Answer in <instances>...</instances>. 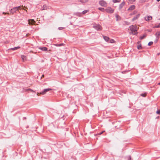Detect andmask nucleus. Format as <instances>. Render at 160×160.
Returning <instances> with one entry per match:
<instances>
[{
    "label": "nucleus",
    "instance_id": "obj_22",
    "mask_svg": "<svg viewBox=\"0 0 160 160\" xmlns=\"http://www.w3.org/2000/svg\"><path fill=\"white\" fill-rule=\"evenodd\" d=\"M121 0H113V2L114 3L119 2H120Z\"/></svg>",
    "mask_w": 160,
    "mask_h": 160
},
{
    "label": "nucleus",
    "instance_id": "obj_26",
    "mask_svg": "<svg viewBox=\"0 0 160 160\" xmlns=\"http://www.w3.org/2000/svg\"><path fill=\"white\" fill-rule=\"evenodd\" d=\"M153 43V42H150L148 43V46H151V45Z\"/></svg>",
    "mask_w": 160,
    "mask_h": 160
},
{
    "label": "nucleus",
    "instance_id": "obj_24",
    "mask_svg": "<svg viewBox=\"0 0 160 160\" xmlns=\"http://www.w3.org/2000/svg\"><path fill=\"white\" fill-rule=\"evenodd\" d=\"M43 9L42 10L46 9L47 8V6L46 5H44L43 6Z\"/></svg>",
    "mask_w": 160,
    "mask_h": 160
},
{
    "label": "nucleus",
    "instance_id": "obj_16",
    "mask_svg": "<svg viewBox=\"0 0 160 160\" xmlns=\"http://www.w3.org/2000/svg\"><path fill=\"white\" fill-rule=\"evenodd\" d=\"M103 38L105 40V41L106 42H108L109 40V37L105 36H103Z\"/></svg>",
    "mask_w": 160,
    "mask_h": 160
},
{
    "label": "nucleus",
    "instance_id": "obj_35",
    "mask_svg": "<svg viewBox=\"0 0 160 160\" xmlns=\"http://www.w3.org/2000/svg\"><path fill=\"white\" fill-rule=\"evenodd\" d=\"M129 0L131 2H133L135 1V0Z\"/></svg>",
    "mask_w": 160,
    "mask_h": 160
},
{
    "label": "nucleus",
    "instance_id": "obj_2",
    "mask_svg": "<svg viewBox=\"0 0 160 160\" xmlns=\"http://www.w3.org/2000/svg\"><path fill=\"white\" fill-rule=\"evenodd\" d=\"M105 11L108 13H112L113 12L114 10L111 7H108L105 9Z\"/></svg>",
    "mask_w": 160,
    "mask_h": 160
},
{
    "label": "nucleus",
    "instance_id": "obj_33",
    "mask_svg": "<svg viewBox=\"0 0 160 160\" xmlns=\"http://www.w3.org/2000/svg\"><path fill=\"white\" fill-rule=\"evenodd\" d=\"M158 39H159V38H156V39L155 40V41H154L155 42V43L157 42H158Z\"/></svg>",
    "mask_w": 160,
    "mask_h": 160
},
{
    "label": "nucleus",
    "instance_id": "obj_10",
    "mask_svg": "<svg viewBox=\"0 0 160 160\" xmlns=\"http://www.w3.org/2000/svg\"><path fill=\"white\" fill-rule=\"evenodd\" d=\"M39 49L44 51H47L48 50V48L46 47H39L38 48Z\"/></svg>",
    "mask_w": 160,
    "mask_h": 160
},
{
    "label": "nucleus",
    "instance_id": "obj_1",
    "mask_svg": "<svg viewBox=\"0 0 160 160\" xmlns=\"http://www.w3.org/2000/svg\"><path fill=\"white\" fill-rule=\"evenodd\" d=\"M129 28L130 30L132 32V33L133 34H135V33H133V32H135L137 30V27L136 26H134L133 25H132L129 27Z\"/></svg>",
    "mask_w": 160,
    "mask_h": 160
},
{
    "label": "nucleus",
    "instance_id": "obj_44",
    "mask_svg": "<svg viewBox=\"0 0 160 160\" xmlns=\"http://www.w3.org/2000/svg\"><path fill=\"white\" fill-rule=\"evenodd\" d=\"M30 89H27V90H30Z\"/></svg>",
    "mask_w": 160,
    "mask_h": 160
},
{
    "label": "nucleus",
    "instance_id": "obj_32",
    "mask_svg": "<svg viewBox=\"0 0 160 160\" xmlns=\"http://www.w3.org/2000/svg\"><path fill=\"white\" fill-rule=\"evenodd\" d=\"M128 160H131V156H128Z\"/></svg>",
    "mask_w": 160,
    "mask_h": 160
},
{
    "label": "nucleus",
    "instance_id": "obj_12",
    "mask_svg": "<svg viewBox=\"0 0 160 160\" xmlns=\"http://www.w3.org/2000/svg\"><path fill=\"white\" fill-rule=\"evenodd\" d=\"M125 2L123 1L121 3L119 6V9H121L123 7V6L125 5Z\"/></svg>",
    "mask_w": 160,
    "mask_h": 160
},
{
    "label": "nucleus",
    "instance_id": "obj_28",
    "mask_svg": "<svg viewBox=\"0 0 160 160\" xmlns=\"http://www.w3.org/2000/svg\"><path fill=\"white\" fill-rule=\"evenodd\" d=\"M16 8H17V10H18L19 9H22V8L21 7V6H18V7H16Z\"/></svg>",
    "mask_w": 160,
    "mask_h": 160
},
{
    "label": "nucleus",
    "instance_id": "obj_6",
    "mask_svg": "<svg viewBox=\"0 0 160 160\" xmlns=\"http://www.w3.org/2000/svg\"><path fill=\"white\" fill-rule=\"evenodd\" d=\"M17 11H18V10L17 9V8H16V7H14L12 8L11 9L9 10L10 13L12 14H13Z\"/></svg>",
    "mask_w": 160,
    "mask_h": 160
},
{
    "label": "nucleus",
    "instance_id": "obj_30",
    "mask_svg": "<svg viewBox=\"0 0 160 160\" xmlns=\"http://www.w3.org/2000/svg\"><path fill=\"white\" fill-rule=\"evenodd\" d=\"M156 113L158 114H160V110H158L156 112Z\"/></svg>",
    "mask_w": 160,
    "mask_h": 160
},
{
    "label": "nucleus",
    "instance_id": "obj_25",
    "mask_svg": "<svg viewBox=\"0 0 160 160\" xmlns=\"http://www.w3.org/2000/svg\"><path fill=\"white\" fill-rule=\"evenodd\" d=\"M88 0H84V1H83V0H80V1L81 2H83V3H85L87 2H88Z\"/></svg>",
    "mask_w": 160,
    "mask_h": 160
},
{
    "label": "nucleus",
    "instance_id": "obj_9",
    "mask_svg": "<svg viewBox=\"0 0 160 160\" xmlns=\"http://www.w3.org/2000/svg\"><path fill=\"white\" fill-rule=\"evenodd\" d=\"M140 16V14H138L136 16L134 17L132 19V21H134L139 18Z\"/></svg>",
    "mask_w": 160,
    "mask_h": 160
},
{
    "label": "nucleus",
    "instance_id": "obj_18",
    "mask_svg": "<svg viewBox=\"0 0 160 160\" xmlns=\"http://www.w3.org/2000/svg\"><path fill=\"white\" fill-rule=\"evenodd\" d=\"M98 9L100 11L104 12V11H105V9L103 8H99Z\"/></svg>",
    "mask_w": 160,
    "mask_h": 160
},
{
    "label": "nucleus",
    "instance_id": "obj_5",
    "mask_svg": "<svg viewBox=\"0 0 160 160\" xmlns=\"http://www.w3.org/2000/svg\"><path fill=\"white\" fill-rule=\"evenodd\" d=\"M93 27L95 29L97 30H100L102 29L101 27L99 24L94 25Z\"/></svg>",
    "mask_w": 160,
    "mask_h": 160
},
{
    "label": "nucleus",
    "instance_id": "obj_38",
    "mask_svg": "<svg viewBox=\"0 0 160 160\" xmlns=\"http://www.w3.org/2000/svg\"><path fill=\"white\" fill-rule=\"evenodd\" d=\"M2 13H3V14H6V13H7L8 14H9V13H5V12H3Z\"/></svg>",
    "mask_w": 160,
    "mask_h": 160
},
{
    "label": "nucleus",
    "instance_id": "obj_45",
    "mask_svg": "<svg viewBox=\"0 0 160 160\" xmlns=\"http://www.w3.org/2000/svg\"><path fill=\"white\" fill-rule=\"evenodd\" d=\"M138 43H139V42H138Z\"/></svg>",
    "mask_w": 160,
    "mask_h": 160
},
{
    "label": "nucleus",
    "instance_id": "obj_37",
    "mask_svg": "<svg viewBox=\"0 0 160 160\" xmlns=\"http://www.w3.org/2000/svg\"><path fill=\"white\" fill-rule=\"evenodd\" d=\"M30 90L31 91V92H35L34 91H33L32 90V89H30Z\"/></svg>",
    "mask_w": 160,
    "mask_h": 160
},
{
    "label": "nucleus",
    "instance_id": "obj_43",
    "mask_svg": "<svg viewBox=\"0 0 160 160\" xmlns=\"http://www.w3.org/2000/svg\"><path fill=\"white\" fill-rule=\"evenodd\" d=\"M158 2H159L160 1V0H156Z\"/></svg>",
    "mask_w": 160,
    "mask_h": 160
},
{
    "label": "nucleus",
    "instance_id": "obj_14",
    "mask_svg": "<svg viewBox=\"0 0 160 160\" xmlns=\"http://www.w3.org/2000/svg\"><path fill=\"white\" fill-rule=\"evenodd\" d=\"M74 15H76L78 17H80L82 15V13L78 12H75L74 13Z\"/></svg>",
    "mask_w": 160,
    "mask_h": 160
},
{
    "label": "nucleus",
    "instance_id": "obj_29",
    "mask_svg": "<svg viewBox=\"0 0 160 160\" xmlns=\"http://www.w3.org/2000/svg\"><path fill=\"white\" fill-rule=\"evenodd\" d=\"M64 28L63 27H59L58 28V29L59 30H62V29H63Z\"/></svg>",
    "mask_w": 160,
    "mask_h": 160
},
{
    "label": "nucleus",
    "instance_id": "obj_31",
    "mask_svg": "<svg viewBox=\"0 0 160 160\" xmlns=\"http://www.w3.org/2000/svg\"><path fill=\"white\" fill-rule=\"evenodd\" d=\"M141 95L143 97H145L146 95L145 94L142 93L141 94Z\"/></svg>",
    "mask_w": 160,
    "mask_h": 160
},
{
    "label": "nucleus",
    "instance_id": "obj_17",
    "mask_svg": "<svg viewBox=\"0 0 160 160\" xmlns=\"http://www.w3.org/2000/svg\"><path fill=\"white\" fill-rule=\"evenodd\" d=\"M64 44L63 43H60L59 44H55L54 45L57 47H60L61 46L63 45Z\"/></svg>",
    "mask_w": 160,
    "mask_h": 160
},
{
    "label": "nucleus",
    "instance_id": "obj_11",
    "mask_svg": "<svg viewBox=\"0 0 160 160\" xmlns=\"http://www.w3.org/2000/svg\"><path fill=\"white\" fill-rule=\"evenodd\" d=\"M135 8V6L134 5H132L128 8V10L132 11Z\"/></svg>",
    "mask_w": 160,
    "mask_h": 160
},
{
    "label": "nucleus",
    "instance_id": "obj_39",
    "mask_svg": "<svg viewBox=\"0 0 160 160\" xmlns=\"http://www.w3.org/2000/svg\"><path fill=\"white\" fill-rule=\"evenodd\" d=\"M159 25H158V26H156V28H159Z\"/></svg>",
    "mask_w": 160,
    "mask_h": 160
},
{
    "label": "nucleus",
    "instance_id": "obj_42",
    "mask_svg": "<svg viewBox=\"0 0 160 160\" xmlns=\"http://www.w3.org/2000/svg\"><path fill=\"white\" fill-rule=\"evenodd\" d=\"M158 85H160V82L158 83Z\"/></svg>",
    "mask_w": 160,
    "mask_h": 160
},
{
    "label": "nucleus",
    "instance_id": "obj_4",
    "mask_svg": "<svg viewBox=\"0 0 160 160\" xmlns=\"http://www.w3.org/2000/svg\"><path fill=\"white\" fill-rule=\"evenodd\" d=\"M51 90V89L49 88L45 89L42 91L40 92V94L42 95H44L46 93V92L49 91Z\"/></svg>",
    "mask_w": 160,
    "mask_h": 160
},
{
    "label": "nucleus",
    "instance_id": "obj_41",
    "mask_svg": "<svg viewBox=\"0 0 160 160\" xmlns=\"http://www.w3.org/2000/svg\"><path fill=\"white\" fill-rule=\"evenodd\" d=\"M97 158H98V157H97L96 158H95L94 160H96V159Z\"/></svg>",
    "mask_w": 160,
    "mask_h": 160
},
{
    "label": "nucleus",
    "instance_id": "obj_19",
    "mask_svg": "<svg viewBox=\"0 0 160 160\" xmlns=\"http://www.w3.org/2000/svg\"><path fill=\"white\" fill-rule=\"evenodd\" d=\"M142 47L141 46V44L138 45L137 46V48L138 49H142Z\"/></svg>",
    "mask_w": 160,
    "mask_h": 160
},
{
    "label": "nucleus",
    "instance_id": "obj_40",
    "mask_svg": "<svg viewBox=\"0 0 160 160\" xmlns=\"http://www.w3.org/2000/svg\"><path fill=\"white\" fill-rule=\"evenodd\" d=\"M104 131H103V132H101V133H100V134H102V133L104 132Z\"/></svg>",
    "mask_w": 160,
    "mask_h": 160
},
{
    "label": "nucleus",
    "instance_id": "obj_15",
    "mask_svg": "<svg viewBox=\"0 0 160 160\" xmlns=\"http://www.w3.org/2000/svg\"><path fill=\"white\" fill-rule=\"evenodd\" d=\"M20 48V47L18 46V47H14L13 48H10L9 50H11L14 51V50H16L18 49H19Z\"/></svg>",
    "mask_w": 160,
    "mask_h": 160
},
{
    "label": "nucleus",
    "instance_id": "obj_27",
    "mask_svg": "<svg viewBox=\"0 0 160 160\" xmlns=\"http://www.w3.org/2000/svg\"><path fill=\"white\" fill-rule=\"evenodd\" d=\"M119 16L118 15H116V20L117 21L118 20V17H119Z\"/></svg>",
    "mask_w": 160,
    "mask_h": 160
},
{
    "label": "nucleus",
    "instance_id": "obj_7",
    "mask_svg": "<svg viewBox=\"0 0 160 160\" xmlns=\"http://www.w3.org/2000/svg\"><path fill=\"white\" fill-rule=\"evenodd\" d=\"M152 19V17L150 16H148L145 17V19L147 21H150Z\"/></svg>",
    "mask_w": 160,
    "mask_h": 160
},
{
    "label": "nucleus",
    "instance_id": "obj_13",
    "mask_svg": "<svg viewBox=\"0 0 160 160\" xmlns=\"http://www.w3.org/2000/svg\"><path fill=\"white\" fill-rule=\"evenodd\" d=\"M155 35L156 38H160V32H157L155 34Z\"/></svg>",
    "mask_w": 160,
    "mask_h": 160
},
{
    "label": "nucleus",
    "instance_id": "obj_21",
    "mask_svg": "<svg viewBox=\"0 0 160 160\" xmlns=\"http://www.w3.org/2000/svg\"><path fill=\"white\" fill-rule=\"evenodd\" d=\"M137 13V11H134L133 12L131 13H130V15H134Z\"/></svg>",
    "mask_w": 160,
    "mask_h": 160
},
{
    "label": "nucleus",
    "instance_id": "obj_8",
    "mask_svg": "<svg viewBox=\"0 0 160 160\" xmlns=\"http://www.w3.org/2000/svg\"><path fill=\"white\" fill-rule=\"evenodd\" d=\"M35 22L33 19H30L28 20V23L29 24H35Z\"/></svg>",
    "mask_w": 160,
    "mask_h": 160
},
{
    "label": "nucleus",
    "instance_id": "obj_36",
    "mask_svg": "<svg viewBox=\"0 0 160 160\" xmlns=\"http://www.w3.org/2000/svg\"><path fill=\"white\" fill-rule=\"evenodd\" d=\"M114 41V40L113 39H112L111 41V43H113V42Z\"/></svg>",
    "mask_w": 160,
    "mask_h": 160
},
{
    "label": "nucleus",
    "instance_id": "obj_34",
    "mask_svg": "<svg viewBox=\"0 0 160 160\" xmlns=\"http://www.w3.org/2000/svg\"><path fill=\"white\" fill-rule=\"evenodd\" d=\"M21 57L22 59H24L25 58V56L24 55H22Z\"/></svg>",
    "mask_w": 160,
    "mask_h": 160
},
{
    "label": "nucleus",
    "instance_id": "obj_3",
    "mask_svg": "<svg viewBox=\"0 0 160 160\" xmlns=\"http://www.w3.org/2000/svg\"><path fill=\"white\" fill-rule=\"evenodd\" d=\"M99 4L102 7H106L107 3L105 1L103 0H101L99 2Z\"/></svg>",
    "mask_w": 160,
    "mask_h": 160
},
{
    "label": "nucleus",
    "instance_id": "obj_23",
    "mask_svg": "<svg viewBox=\"0 0 160 160\" xmlns=\"http://www.w3.org/2000/svg\"><path fill=\"white\" fill-rule=\"evenodd\" d=\"M88 11L87 10H85L83 11L82 13V14H84L85 13H86Z\"/></svg>",
    "mask_w": 160,
    "mask_h": 160
},
{
    "label": "nucleus",
    "instance_id": "obj_20",
    "mask_svg": "<svg viewBox=\"0 0 160 160\" xmlns=\"http://www.w3.org/2000/svg\"><path fill=\"white\" fill-rule=\"evenodd\" d=\"M146 36V35H143L142 36H141L140 37V39L141 40H142V39H143Z\"/></svg>",
    "mask_w": 160,
    "mask_h": 160
}]
</instances>
